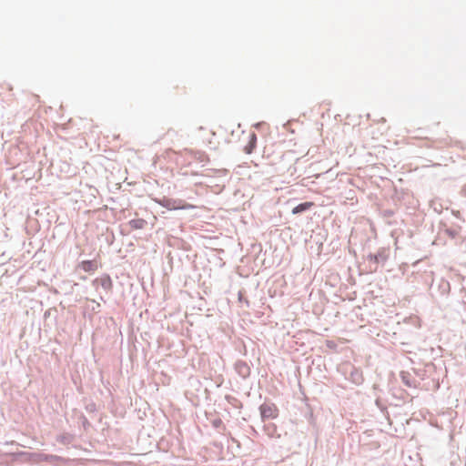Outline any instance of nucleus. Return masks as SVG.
Listing matches in <instances>:
<instances>
[{
	"label": "nucleus",
	"mask_w": 466,
	"mask_h": 466,
	"mask_svg": "<svg viewBox=\"0 0 466 466\" xmlns=\"http://www.w3.org/2000/svg\"><path fill=\"white\" fill-rule=\"evenodd\" d=\"M128 225L132 229H143L147 225V221L144 218H136L131 219Z\"/></svg>",
	"instance_id": "ddd939ff"
},
{
	"label": "nucleus",
	"mask_w": 466,
	"mask_h": 466,
	"mask_svg": "<svg viewBox=\"0 0 466 466\" xmlns=\"http://www.w3.org/2000/svg\"><path fill=\"white\" fill-rule=\"evenodd\" d=\"M390 251L386 248H380L376 253H370L367 255L368 270L369 272H376L379 265H384L388 260Z\"/></svg>",
	"instance_id": "f03ea898"
},
{
	"label": "nucleus",
	"mask_w": 466,
	"mask_h": 466,
	"mask_svg": "<svg viewBox=\"0 0 466 466\" xmlns=\"http://www.w3.org/2000/svg\"><path fill=\"white\" fill-rule=\"evenodd\" d=\"M88 300L93 303V306L91 308V311L93 313H95V314L100 312V308H101L100 303L96 302L95 299H88Z\"/></svg>",
	"instance_id": "412c9836"
},
{
	"label": "nucleus",
	"mask_w": 466,
	"mask_h": 466,
	"mask_svg": "<svg viewBox=\"0 0 466 466\" xmlns=\"http://www.w3.org/2000/svg\"><path fill=\"white\" fill-rule=\"evenodd\" d=\"M46 461L56 464L58 461H64V459L57 455H46Z\"/></svg>",
	"instance_id": "6ab92c4d"
},
{
	"label": "nucleus",
	"mask_w": 466,
	"mask_h": 466,
	"mask_svg": "<svg viewBox=\"0 0 466 466\" xmlns=\"http://www.w3.org/2000/svg\"><path fill=\"white\" fill-rule=\"evenodd\" d=\"M80 420L82 422V426L85 430H87L91 426L89 420L86 419V417L85 415H82L80 417Z\"/></svg>",
	"instance_id": "b1692460"
},
{
	"label": "nucleus",
	"mask_w": 466,
	"mask_h": 466,
	"mask_svg": "<svg viewBox=\"0 0 466 466\" xmlns=\"http://www.w3.org/2000/svg\"><path fill=\"white\" fill-rule=\"evenodd\" d=\"M238 300H239L240 302L245 301V303L248 306V299H244L243 294H242V291H239V292H238Z\"/></svg>",
	"instance_id": "bb28decb"
},
{
	"label": "nucleus",
	"mask_w": 466,
	"mask_h": 466,
	"mask_svg": "<svg viewBox=\"0 0 466 466\" xmlns=\"http://www.w3.org/2000/svg\"><path fill=\"white\" fill-rule=\"evenodd\" d=\"M264 430L268 436L274 437L277 431V427L273 423H268L264 426Z\"/></svg>",
	"instance_id": "2eb2a0df"
},
{
	"label": "nucleus",
	"mask_w": 466,
	"mask_h": 466,
	"mask_svg": "<svg viewBox=\"0 0 466 466\" xmlns=\"http://www.w3.org/2000/svg\"><path fill=\"white\" fill-rule=\"evenodd\" d=\"M74 440H75V435L68 433V432H65V433L57 436V438H56V441L59 443L64 444V445L71 444L74 441Z\"/></svg>",
	"instance_id": "f8f14e48"
},
{
	"label": "nucleus",
	"mask_w": 466,
	"mask_h": 466,
	"mask_svg": "<svg viewBox=\"0 0 466 466\" xmlns=\"http://www.w3.org/2000/svg\"><path fill=\"white\" fill-rule=\"evenodd\" d=\"M226 399L228 400V401L230 404H232V405L236 406V407L238 406L237 404H239V406L242 405L241 402H239L237 398L233 397V396L227 395Z\"/></svg>",
	"instance_id": "4be33fe9"
},
{
	"label": "nucleus",
	"mask_w": 466,
	"mask_h": 466,
	"mask_svg": "<svg viewBox=\"0 0 466 466\" xmlns=\"http://www.w3.org/2000/svg\"><path fill=\"white\" fill-rule=\"evenodd\" d=\"M245 139L247 140L246 145L243 147V151L246 154H252L257 147V134L254 130H249L248 133L245 132Z\"/></svg>",
	"instance_id": "39448f33"
},
{
	"label": "nucleus",
	"mask_w": 466,
	"mask_h": 466,
	"mask_svg": "<svg viewBox=\"0 0 466 466\" xmlns=\"http://www.w3.org/2000/svg\"><path fill=\"white\" fill-rule=\"evenodd\" d=\"M212 137H217L227 144L236 143L245 135V130L237 118H221L215 129L210 130Z\"/></svg>",
	"instance_id": "f257e3e1"
},
{
	"label": "nucleus",
	"mask_w": 466,
	"mask_h": 466,
	"mask_svg": "<svg viewBox=\"0 0 466 466\" xmlns=\"http://www.w3.org/2000/svg\"><path fill=\"white\" fill-rule=\"evenodd\" d=\"M453 214H454L457 218H459V216H460V211H453Z\"/></svg>",
	"instance_id": "c756f323"
},
{
	"label": "nucleus",
	"mask_w": 466,
	"mask_h": 466,
	"mask_svg": "<svg viewBox=\"0 0 466 466\" xmlns=\"http://www.w3.org/2000/svg\"><path fill=\"white\" fill-rule=\"evenodd\" d=\"M13 90V87L11 85L7 83H3L0 85V96L5 94V92H11Z\"/></svg>",
	"instance_id": "aec40b11"
},
{
	"label": "nucleus",
	"mask_w": 466,
	"mask_h": 466,
	"mask_svg": "<svg viewBox=\"0 0 466 466\" xmlns=\"http://www.w3.org/2000/svg\"><path fill=\"white\" fill-rule=\"evenodd\" d=\"M97 268L95 260H84L81 262V268L86 272L95 271Z\"/></svg>",
	"instance_id": "4468645a"
},
{
	"label": "nucleus",
	"mask_w": 466,
	"mask_h": 466,
	"mask_svg": "<svg viewBox=\"0 0 466 466\" xmlns=\"http://www.w3.org/2000/svg\"><path fill=\"white\" fill-rule=\"evenodd\" d=\"M99 299H100V300H102V301H104V302H105V299H104V298H103L102 296H100V298H99Z\"/></svg>",
	"instance_id": "7c9ffc66"
},
{
	"label": "nucleus",
	"mask_w": 466,
	"mask_h": 466,
	"mask_svg": "<svg viewBox=\"0 0 466 466\" xmlns=\"http://www.w3.org/2000/svg\"><path fill=\"white\" fill-rule=\"evenodd\" d=\"M384 122H385V118H384V117H381V118H380L379 120H377V123H382V124H384Z\"/></svg>",
	"instance_id": "cd10ccee"
},
{
	"label": "nucleus",
	"mask_w": 466,
	"mask_h": 466,
	"mask_svg": "<svg viewBox=\"0 0 466 466\" xmlns=\"http://www.w3.org/2000/svg\"><path fill=\"white\" fill-rule=\"evenodd\" d=\"M314 204L312 202H302L292 208V214L299 215L308 211Z\"/></svg>",
	"instance_id": "9b49d317"
},
{
	"label": "nucleus",
	"mask_w": 466,
	"mask_h": 466,
	"mask_svg": "<svg viewBox=\"0 0 466 466\" xmlns=\"http://www.w3.org/2000/svg\"><path fill=\"white\" fill-rule=\"evenodd\" d=\"M267 127L266 122H258L252 125V128L257 130H264V128Z\"/></svg>",
	"instance_id": "a878e982"
},
{
	"label": "nucleus",
	"mask_w": 466,
	"mask_h": 466,
	"mask_svg": "<svg viewBox=\"0 0 466 466\" xmlns=\"http://www.w3.org/2000/svg\"><path fill=\"white\" fill-rule=\"evenodd\" d=\"M400 376L401 378L403 384L406 385L407 387H417L416 380L408 371H401Z\"/></svg>",
	"instance_id": "1a4fd4ad"
},
{
	"label": "nucleus",
	"mask_w": 466,
	"mask_h": 466,
	"mask_svg": "<svg viewBox=\"0 0 466 466\" xmlns=\"http://www.w3.org/2000/svg\"><path fill=\"white\" fill-rule=\"evenodd\" d=\"M73 121L72 118H68L66 122L60 123L57 125L58 128H61L62 130H68L73 127Z\"/></svg>",
	"instance_id": "dca6fc26"
},
{
	"label": "nucleus",
	"mask_w": 466,
	"mask_h": 466,
	"mask_svg": "<svg viewBox=\"0 0 466 466\" xmlns=\"http://www.w3.org/2000/svg\"><path fill=\"white\" fill-rule=\"evenodd\" d=\"M86 410L89 413L95 412L96 410V405L95 402H90L86 405Z\"/></svg>",
	"instance_id": "393cba45"
},
{
	"label": "nucleus",
	"mask_w": 466,
	"mask_h": 466,
	"mask_svg": "<svg viewBox=\"0 0 466 466\" xmlns=\"http://www.w3.org/2000/svg\"><path fill=\"white\" fill-rule=\"evenodd\" d=\"M259 412L262 421L269 419H275L279 416V409L273 402H265L259 406Z\"/></svg>",
	"instance_id": "7ed1b4c3"
},
{
	"label": "nucleus",
	"mask_w": 466,
	"mask_h": 466,
	"mask_svg": "<svg viewBox=\"0 0 466 466\" xmlns=\"http://www.w3.org/2000/svg\"><path fill=\"white\" fill-rule=\"evenodd\" d=\"M157 203L168 210L185 209L187 206L181 199H174L168 198H163L162 199L158 200Z\"/></svg>",
	"instance_id": "20e7f679"
},
{
	"label": "nucleus",
	"mask_w": 466,
	"mask_h": 466,
	"mask_svg": "<svg viewBox=\"0 0 466 466\" xmlns=\"http://www.w3.org/2000/svg\"><path fill=\"white\" fill-rule=\"evenodd\" d=\"M438 291L441 296L447 297L451 291L450 282L444 279H441L438 283Z\"/></svg>",
	"instance_id": "9d476101"
},
{
	"label": "nucleus",
	"mask_w": 466,
	"mask_h": 466,
	"mask_svg": "<svg viewBox=\"0 0 466 466\" xmlns=\"http://www.w3.org/2000/svg\"><path fill=\"white\" fill-rule=\"evenodd\" d=\"M392 214H393V212H392V211H390V210H387V211H386V215H387V216H391Z\"/></svg>",
	"instance_id": "c85d7f7f"
},
{
	"label": "nucleus",
	"mask_w": 466,
	"mask_h": 466,
	"mask_svg": "<svg viewBox=\"0 0 466 466\" xmlns=\"http://www.w3.org/2000/svg\"><path fill=\"white\" fill-rule=\"evenodd\" d=\"M443 227L445 228H444V232L451 238H455L458 234H459V230L457 228H446V225L443 224Z\"/></svg>",
	"instance_id": "f3484780"
},
{
	"label": "nucleus",
	"mask_w": 466,
	"mask_h": 466,
	"mask_svg": "<svg viewBox=\"0 0 466 466\" xmlns=\"http://www.w3.org/2000/svg\"><path fill=\"white\" fill-rule=\"evenodd\" d=\"M203 128H204V127H203L202 126H200V127H198V129H199V130H202Z\"/></svg>",
	"instance_id": "2f4dec72"
},
{
	"label": "nucleus",
	"mask_w": 466,
	"mask_h": 466,
	"mask_svg": "<svg viewBox=\"0 0 466 466\" xmlns=\"http://www.w3.org/2000/svg\"><path fill=\"white\" fill-rule=\"evenodd\" d=\"M235 370L243 379H247L250 376V367L244 360H238L235 363Z\"/></svg>",
	"instance_id": "0eeeda50"
},
{
	"label": "nucleus",
	"mask_w": 466,
	"mask_h": 466,
	"mask_svg": "<svg viewBox=\"0 0 466 466\" xmlns=\"http://www.w3.org/2000/svg\"><path fill=\"white\" fill-rule=\"evenodd\" d=\"M349 380L356 385H360L364 381L362 371L356 367H352Z\"/></svg>",
	"instance_id": "6e6552de"
},
{
	"label": "nucleus",
	"mask_w": 466,
	"mask_h": 466,
	"mask_svg": "<svg viewBox=\"0 0 466 466\" xmlns=\"http://www.w3.org/2000/svg\"><path fill=\"white\" fill-rule=\"evenodd\" d=\"M195 158L198 159L199 162H205L208 160V156L203 152H197L195 155Z\"/></svg>",
	"instance_id": "5701e85b"
},
{
	"label": "nucleus",
	"mask_w": 466,
	"mask_h": 466,
	"mask_svg": "<svg viewBox=\"0 0 466 466\" xmlns=\"http://www.w3.org/2000/svg\"><path fill=\"white\" fill-rule=\"evenodd\" d=\"M211 424L213 426V428L217 429V430H225V425L222 421V420L220 418H217V419H214L213 420H211Z\"/></svg>",
	"instance_id": "a211bd4d"
},
{
	"label": "nucleus",
	"mask_w": 466,
	"mask_h": 466,
	"mask_svg": "<svg viewBox=\"0 0 466 466\" xmlns=\"http://www.w3.org/2000/svg\"><path fill=\"white\" fill-rule=\"evenodd\" d=\"M95 288L102 287L106 291H111L113 289V282L109 275L104 274L101 278H96L92 281Z\"/></svg>",
	"instance_id": "423d86ee"
}]
</instances>
